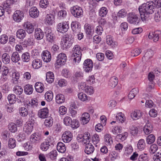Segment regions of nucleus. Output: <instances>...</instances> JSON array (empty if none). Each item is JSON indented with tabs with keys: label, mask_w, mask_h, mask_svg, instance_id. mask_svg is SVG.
<instances>
[{
	"label": "nucleus",
	"mask_w": 161,
	"mask_h": 161,
	"mask_svg": "<svg viewBox=\"0 0 161 161\" xmlns=\"http://www.w3.org/2000/svg\"><path fill=\"white\" fill-rule=\"evenodd\" d=\"M19 113L20 116L24 117L28 115V111L26 108L24 107H21L19 108Z\"/></svg>",
	"instance_id": "obj_47"
},
{
	"label": "nucleus",
	"mask_w": 161,
	"mask_h": 161,
	"mask_svg": "<svg viewBox=\"0 0 161 161\" xmlns=\"http://www.w3.org/2000/svg\"><path fill=\"white\" fill-rule=\"evenodd\" d=\"M34 124L31 122H29L24 125L23 131L28 135L30 134L33 129Z\"/></svg>",
	"instance_id": "obj_20"
},
{
	"label": "nucleus",
	"mask_w": 161,
	"mask_h": 161,
	"mask_svg": "<svg viewBox=\"0 0 161 161\" xmlns=\"http://www.w3.org/2000/svg\"><path fill=\"white\" fill-rule=\"evenodd\" d=\"M104 140L107 145H110L113 142L112 138L109 134H106L104 136Z\"/></svg>",
	"instance_id": "obj_55"
},
{
	"label": "nucleus",
	"mask_w": 161,
	"mask_h": 161,
	"mask_svg": "<svg viewBox=\"0 0 161 161\" xmlns=\"http://www.w3.org/2000/svg\"><path fill=\"white\" fill-rule=\"evenodd\" d=\"M54 76L53 73L52 72H48L46 73V80L49 83H51L54 80Z\"/></svg>",
	"instance_id": "obj_37"
},
{
	"label": "nucleus",
	"mask_w": 161,
	"mask_h": 161,
	"mask_svg": "<svg viewBox=\"0 0 161 161\" xmlns=\"http://www.w3.org/2000/svg\"><path fill=\"white\" fill-rule=\"evenodd\" d=\"M93 67V63L92 60L90 59H86L83 64V69L86 72H91Z\"/></svg>",
	"instance_id": "obj_9"
},
{
	"label": "nucleus",
	"mask_w": 161,
	"mask_h": 161,
	"mask_svg": "<svg viewBox=\"0 0 161 161\" xmlns=\"http://www.w3.org/2000/svg\"><path fill=\"white\" fill-rule=\"evenodd\" d=\"M149 158L147 154L143 153L140 155L138 158V161H148Z\"/></svg>",
	"instance_id": "obj_61"
},
{
	"label": "nucleus",
	"mask_w": 161,
	"mask_h": 161,
	"mask_svg": "<svg viewBox=\"0 0 161 161\" xmlns=\"http://www.w3.org/2000/svg\"><path fill=\"white\" fill-rule=\"evenodd\" d=\"M9 130L12 132H15L17 130V127L15 124L13 123H9L8 125Z\"/></svg>",
	"instance_id": "obj_64"
},
{
	"label": "nucleus",
	"mask_w": 161,
	"mask_h": 161,
	"mask_svg": "<svg viewBox=\"0 0 161 161\" xmlns=\"http://www.w3.org/2000/svg\"><path fill=\"white\" fill-rule=\"evenodd\" d=\"M2 60L3 63L5 64H8L10 62V57L8 53H5L2 56Z\"/></svg>",
	"instance_id": "obj_44"
},
{
	"label": "nucleus",
	"mask_w": 161,
	"mask_h": 161,
	"mask_svg": "<svg viewBox=\"0 0 161 161\" xmlns=\"http://www.w3.org/2000/svg\"><path fill=\"white\" fill-rule=\"evenodd\" d=\"M94 151V147L92 143H88L86 145L85 152L87 154L92 153Z\"/></svg>",
	"instance_id": "obj_30"
},
{
	"label": "nucleus",
	"mask_w": 161,
	"mask_h": 161,
	"mask_svg": "<svg viewBox=\"0 0 161 161\" xmlns=\"http://www.w3.org/2000/svg\"><path fill=\"white\" fill-rule=\"evenodd\" d=\"M108 10L107 8L102 7L100 8L99 11V15L101 17H104L108 13Z\"/></svg>",
	"instance_id": "obj_58"
},
{
	"label": "nucleus",
	"mask_w": 161,
	"mask_h": 161,
	"mask_svg": "<svg viewBox=\"0 0 161 161\" xmlns=\"http://www.w3.org/2000/svg\"><path fill=\"white\" fill-rule=\"evenodd\" d=\"M17 99L16 96L13 94H9L8 97V99L10 104H13L15 103Z\"/></svg>",
	"instance_id": "obj_50"
},
{
	"label": "nucleus",
	"mask_w": 161,
	"mask_h": 161,
	"mask_svg": "<svg viewBox=\"0 0 161 161\" xmlns=\"http://www.w3.org/2000/svg\"><path fill=\"white\" fill-rule=\"evenodd\" d=\"M146 143L143 139H140L138 142L137 144L138 148L140 150H144L145 147Z\"/></svg>",
	"instance_id": "obj_45"
},
{
	"label": "nucleus",
	"mask_w": 161,
	"mask_h": 161,
	"mask_svg": "<svg viewBox=\"0 0 161 161\" xmlns=\"http://www.w3.org/2000/svg\"><path fill=\"white\" fill-rule=\"evenodd\" d=\"M155 137L154 135L151 134L148 135L146 138V141L147 144H151L153 143L155 141Z\"/></svg>",
	"instance_id": "obj_48"
},
{
	"label": "nucleus",
	"mask_w": 161,
	"mask_h": 161,
	"mask_svg": "<svg viewBox=\"0 0 161 161\" xmlns=\"http://www.w3.org/2000/svg\"><path fill=\"white\" fill-rule=\"evenodd\" d=\"M35 87L36 91L38 93H42L45 89L44 84L40 82H37L35 84Z\"/></svg>",
	"instance_id": "obj_28"
},
{
	"label": "nucleus",
	"mask_w": 161,
	"mask_h": 161,
	"mask_svg": "<svg viewBox=\"0 0 161 161\" xmlns=\"http://www.w3.org/2000/svg\"><path fill=\"white\" fill-rule=\"evenodd\" d=\"M118 80L117 78L115 76H113L111 78L109 82V86L112 88L114 87L118 84Z\"/></svg>",
	"instance_id": "obj_34"
},
{
	"label": "nucleus",
	"mask_w": 161,
	"mask_h": 161,
	"mask_svg": "<svg viewBox=\"0 0 161 161\" xmlns=\"http://www.w3.org/2000/svg\"><path fill=\"white\" fill-rule=\"evenodd\" d=\"M71 122L72 119L70 117L68 116L65 117L63 120L64 124L66 126H69Z\"/></svg>",
	"instance_id": "obj_60"
},
{
	"label": "nucleus",
	"mask_w": 161,
	"mask_h": 161,
	"mask_svg": "<svg viewBox=\"0 0 161 161\" xmlns=\"http://www.w3.org/2000/svg\"><path fill=\"white\" fill-rule=\"evenodd\" d=\"M78 97L80 101L83 102H86L90 100V97L83 92L78 93Z\"/></svg>",
	"instance_id": "obj_36"
},
{
	"label": "nucleus",
	"mask_w": 161,
	"mask_h": 161,
	"mask_svg": "<svg viewBox=\"0 0 161 161\" xmlns=\"http://www.w3.org/2000/svg\"><path fill=\"white\" fill-rule=\"evenodd\" d=\"M122 128L121 126H114L112 129V132L114 135H118L122 131Z\"/></svg>",
	"instance_id": "obj_51"
},
{
	"label": "nucleus",
	"mask_w": 161,
	"mask_h": 161,
	"mask_svg": "<svg viewBox=\"0 0 161 161\" xmlns=\"http://www.w3.org/2000/svg\"><path fill=\"white\" fill-rule=\"evenodd\" d=\"M54 15L51 14H47L44 19L45 24L48 25H52L55 22Z\"/></svg>",
	"instance_id": "obj_16"
},
{
	"label": "nucleus",
	"mask_w": 161,
	"mask_h": 161,
	"mask_svg": "<svg viewBox=\"0 0 161 161\" xmlns=\"http://www.w3.org/2000/svg\"><path fill=\"white\" fill-rule=\"evenodd\" d=\"M21 59L24 62H27L30 60V55L28 52H26L22 54L21 56Z\"/></svg>",
	"instance_id": "obj_49"
},
{
	"label": "nucleus",
	"mask_w": 161,
	"mask_h": 161,
	"mask_svg": "<svg viewBox=\"0 0 161 161\" xmlns=\"http://www.w3.org/2000/svg\"><path fill=\"white\" fill-rule=\"evenodd\" d=\"M71 12L74 17L79 18L82 16L83 11L81 7L76 5L71 8Z\"/></svg>",
	"instance_id": "obj_7"
},
{
	"label": "nucleus",
	"mask_w": 161,
	"mask_h": 161,
	"mask_svg": "<svg viewBox=\"0 0 161 161\" xmlns=\"http://www.w3.org/2000/svg\"><path fill=\"white\" fill-rule=\"evenodd\" d=\"M55 100L56 103L58 104L64 103L65 101L64 96L61 93L57 94L55 97Z\"/></svg>",
	"instance_id": "obj_31"
},
{
	"label": "nucleus",
	"mask_w": 161,
	"mask_h": 161,
	"mask_svg": "<svg viewBox=\"0 0 161 161\" xmlns=\"http://www.w3.org/2000/svg\"><path fill=\"white\" fill-rule=\"evenodd\" d=\"M20 77V74L18 72H14L12 74L13 83L16 84Z\"/></svg>",
	"instance_id": "obj_56"
},
{
	"label": "nucleus",
	"mask_w": 161,
	"mask_h": 161,
	"mask_svg": "<svg viewBox=\"0 0 161 161\" xmlns=\"http://www.w3.org/2000/svg\"><path fill=\"white\" fill-rule=\"evenodd\" d=\"M24 18V13L22 10H16L13 15V19L17 23L20 22Z\"/></svg>",
	"instance_id": "obj_8"
},
{
	"label": "nucleus",
	"mask_w": 161,
	"mask_h": 161,
	"mask_svg": "<svg viewBox=\"0 0 161 161\" xmlns=\"http://www.w3.org/2000/svg\"><path fill=\"white\" fill-rule=\"evenodd\" d=\"M54 142L53 138L51 136H49L41 144L40 146V149L43 151H46L50 147L53 146Z\"/></svg>",
	"instance_id": "obj_3"
},
{
	"label": "nucleus",
	"mask_w": 161,
	"mask_h": 161,
	"mask_svg": "<svg viewBox=\"0 0 161 161\" xmlns=\"http://www.w3.org/2000/svg\"><path fill=\"white\" fill-rule=\"evenodd\" d=\"M92 141L96 147L99 146L100 144V139L98 135L97 134H94L92 137Z\"/></svg>",
	"instance_id": "obj_38"
},
{
	"label": "nucleus",
	"mask_w": 161,
	"mask_h": 161,
	"mask_svg": "<svg viewBox=\"0 0 161 161\" xmlns=\"http://www.w3.org/2000/svg\"><path fill=\"white\" fill-rule=\"evenodd\" d=\"M39 12L36 7H33L29 10V15L33 18H36L38 17Z\"/></svg>",
	"instance_id": "obj_25"
},
{
	"label": "nucleus",
	"mask_w": 161,
	"mask_h": 161,
	"mask_svg": "<svg viewBox=\"0 0 161 161\" xmlns=\"http://www.w3.org/2000/svg\"><path fill=\"white\" fill-rule=\"evenodd\" d=\"M17 0H6L3 2V5L6 12L8 14L11 12V5L17 2Z\"/></svg>",
	"instance_id": "obj_15"
},
{
	"label": "nucleus",
	"mask_w": 161,
	"mask_h": 161,
	"mask_svg": "<svg viewBox=\"0 0 161 161\" xmlns=\"http://www.w3.org/2000/svg\"><path fill=\"white\" fill-rule=\"evenodd\" d=\"M38 104V103L37 102L36 99H31L29 103H27V105L28 108L30 107L34 108L35 107H36Z\"/></svg>",
	"instance_id": "obj_54"
},
{
	"label": "nucleus",
	"mask_w": 161,
	"mask_h": 161,
	"mask_svg": "<svg viewBox=\"0 0 161 161\" xmlns=\"http://www.w3.org/2000/svg\"><path fill=\"white\" fill-rule=\"evenodd\" d=\"M153 128L152 123L148 121L144 126L143 131L146 135H148L152 132Z\"/></svg>",
	"instance_id": "obj_23"
},
{
	"label": "nucleus",
	"mask_w": 161,
	"mask_h": 161,
	"mask_svg": "<svg viewBox=\"0 0 161 161\" xmlns=\"http://www.w3.org/2000/svg\"><path fill=\"white\" fill-rule=\"evenodd\" d=\"M42 58L43 61L47 63L50 61L52 58L51 54L48 51H43L41 54Z\"/></svg>",
	"instance_id": "obj_21"
},
{
	"label": "nucleus",
	"mask_w": 161,
	"mask_h": 161,
	"mask_svg": "<svg viewBox=\"0 0 161 161\" xmlns=\"http://www.w3.org/2000/svg\"><path fill=\"white\" fill-rule=\"evenodd\" d=\"M11 59L13 62L17 63L20 60V58L18 53L15 52L12 53Z\"/></svg>",
	"instance_id": "obj_35"
},
{
	"label": "nucleus",
	"mask_w": 161,
	"mask_h": 161,
	"mask_svg": "<svg viewBox=\"0 0 161 161\" xmlns=\"http://www.w3.org/2000/svg\"><path fill=\"white\" fill-rule=\"evenodd\" d=\"M148 38L150 39H153L154 42H156L159 39V34L157 31L150 32L148 36Z\"/></svg>",
	"instance_id": "obj_39"
},
{
	"label": "nucleus",
	"mask_w": 161,
	"mask_h": 161,
	"mask_svg": "<svg viewBox=\"0 0 161 161\" xmlns=\"http://www.w3.org/2000/svg\"><path fill=\"white\" fill-rule=\"evenodd\" d=\"M116 118L117 120L121 123H123L125 120V114L122 112L118 113L116 116Z\"/></svg>",
	"instance_id": "obj_42"
},
{
	"label": "nucleus",
	"mask_w": 161,
	"mask_h": 161,
	"mask_svg": "<svg viewBox=\"0 0 161 161\" xmlns=\"http://www.w3.org/2000/svg\"><path fill=\"white\" fill-rule=\"evenodd\" d=\"M24 91L25 92L27 95L31 94L33 91L32 86L29 84H27L24 87Z\"/></svg>",
	"instance_id": "obj_41"
},
{
	"label": "nucleus",
	"mask_w": 161,
	"mask_h": 161,
	"mask_svg": "<svg viewBox=\"0 0 161 161\" xmlns=\"http://www.w3.org/2000/svg\"><path fill=\"white\" fill-rule=\"evenodd\" d=\"M53 93L51 91H47L45 94V98L48 102L51 101L53 100Z\"/></svg>",
	"instance_id": "obj_46"
},
{
	"label": "nucleus",
	"mask_w": 161,
	"mask_h": 161,
	"mask_svg": "<svg viewBox=\"0 0 161 161\" xmlns=\"http://www.w3.org/2000/svg\"><path fill=\"white\" fill-rule=\"evenodd\" d=\"M30 141L33 143H37L42 139L41 134L38 133H34L30 136Z\"/></svg>",
	"instance_id": "obj_18"
},
{
	"label": "nucleus",
	"mask_w": 161,
	"mask_h": 161,
	"mask_svg": "<svg viewBox=\"0 0 161 161\" xmlns=\"http://www.w3.org/2000/svg\"><path fill=\"white\" fill-rule=\"evenodd\" d=\"M155 8L153 2H147L140 6L138 9L142 20L143 21H146L147 18L146 15L153 13L155 11Z\"/></svg>",
	"instance_id": "obj_1"
},
{
	"label": "nucleus",
	"mask_w": 161,
	"mask_h": 161,
	"mask_svg": "<svg viewBox=\"0 0 161 161\" xmlns=\"http://www.w3.org/2000/svg\"><path fill=\"white\" fill-rule=\"evenodd\" d=\"M77 141L80 142H82L84 144H86L89 143L90 140V135L89 133H87L85 134L83 136H81L77 137Z\"/></svg>",
	"instance_id": "obj_17"
},
{
	"label": "nucleus",
	"mask_w": 161,
	"mask_h": 161,
	"mask_svg": "<svg viewBox=\"0 0 161 161\" xmlns=\"http://www.w3.org/2000/svg\"><path fill=\"white\" fill-rule=\"evenodd\" d=\"M31 65L34 69H38L42 66V60L38 58L35 59L32 61Z\"/></svg>",
	"instance_id": "obj_26"
},
{
	"label": "nucleus",
	"mask_w": 161,
	"mask_h": 161,
	"mask_svg": "<svg viewBox=\"0 0 161 161\" xmlns=\"http://www.w3.org/2000/svg\"><path fill=\"white\" fill-rule=\"evenodd\" d=\"M8 146L11 148H14L16 146V141L14 138H11L9 139L8 143Z\"/></svg>",
	"instance_id": "obj_57"
},
{
	"label": "nucleus",
	"mask_w": 161,
	"mask_h": 161,
	"mask_svg": "<svg viewBox=\"0 0 161 161\" xmlns=\"http://www.w3.org/2000/svg\"><path fill=\"white\" fill-rule=\"evenodd\" d=\"M74 40L71 37L69 38V35L64 36L62 39L61 45L64 48H67L69 47L72 45Z\"/></svg>",
	"instance_id": "obj_4"
},
{
	"label": "nucleus",
	"mask_w": 161,
	"mask_h": 161,
	"mask_svg": "<svg viewBox=\"0 0 161 161\" xmlns=\"http://www.w3.org/2000/svg\"><path fill=\"white\" fill-rule=\"evenodd\" d=\"M44 34L40 28H37L35 31V37L38 40L42 39L44 37Z\"/></svg>",
	"instance_id": "obj_24"
},
{
	"label": "nucleus",
	"mask_w": 161,
	"mask_h": 161,
	"mask_svg": "<svg viewBox=\"0 0 161 161\" xmlns=\"http://www.w3.org/2000/svg\"><path fill=\"white\" fill-rule=\"evenodd\" d=\"M57 58L56 64L58 65L65 64L67 60V57L66 55L63 53L58 54Z\"/></svg>",
	"instance_id": "obj_10"
},
{
	"label": "nucleus",
	"mask_w": 161,
	"mask_h": 161,
	"mask_svg": "<svg viewBox=\"0 0 161 161\" xmlns=\"http://www.w3.org/2000/svg\"><path fill=\"white\" fill-rule=\"evenodd\" d=\"M69 28V24L66 21H63L59 23L57 26V31L61 33H64L67 32Z\"/></svg>",
	"instance_id": "obj_6"
},
{
	"label": "nucleus",
	"mask_w": 161,
	"mask_h": 161,
	"mask_svg": "<svg viewBox=\"0 0 161 161\" xmlns=\"http://www.w3.org/2000/svg\"><path fill=\"white\" fill-rule=\"evenodd\" d=\"M127 20L130 24L137 25L140 21L137 16L135 13L130 12L127 15Z\"/></svg>",
	"instance_id": "obj_5"
},
{
	"label": "nucleus",
	"mask_w": 161,
	"mask_h": 161,
	"mask_svg": "<svg viewBox=\"0 0 161 161\" xmlns=\"http://www.w3.org/2000/svg\"><path fill=\"white\" fill-rule=\"evenodd\" d=\"M127 15V11L124 9L120 10L117 14V16L119 18H124L126 17Z\"/></svg>",
	"instance_id": "obj_59"
},
{
	"label": "nucleus",
	"mask_w": 161,
	"mask_h": 161,
	"mask_svg": "<svg viewBox=\"0 0 161 161\" xmlns=\"http://www.w3.org/2000/svg\"><path fill=\"white\" fill-rule=\"evenodd\" d=\"M13 91L14 93L19 97V96L23 93V89L21 86H16L13 88Z\"/></svg>",
	"instance_id": "obj_43"
},
{
	"label": "nucleus",
	"mask_w": 161,
	"mask_h": 161,
	"mask_svg": "<svg viewBox=\"0 0 161 161\" xmlns=\"http://www.w3.org/2000/svg\"><path fill=\"white\" fill-rule=\"evenodd\" d=\"M57 149L59 152L62 153H64L66 151V147L65 144L61 142H58Z\"/></svg>",
	"instance_id": "obj_33"
},
{
	"label": "nucleus",
	"mask_w": 161,
	"mask_h": 161,
	"mask_svg": "<svg viewBox=\"0 0 161 161\" xmlns=\"http://www.w3.org/2000/svg\"><path fill=\"white\" fill-rule=\"evenodd\" d=\"M73 138V134L69 130L65 131L63 134L62 138L64 142L68 143L70 142Z\"/></svg>",
	"instance_id": "obj_12"
},
{
	"label": "nucleus",
	"mask_w": 161,
	"mask_h": 161,
	"mask_svg": "<svg viewBox=\"0 0 161 161\" xmlns=\"http://www.w3.org/2000/svg\"><path fill=\"white\" fill-rule=\"evenodd\" d=\"M138 92V89H133L129 93L128 95V97L130 99H131L133 98L136 95Z\"/></svg>",
	"instance_id": "obj_52"
},
{
	"label": "nucleus",
	"mask_w": 161,
	"mask_h": 161,
	"mask_svg": "<svg viewBox=\"0 0 161 161\" xmlns=\"http://www.w3.org/2000/svg\"><path fill=\"white\" fill-rule=\"evenodd\" d=\"M49 110L47 108H44L40 109L38 111V116L42 119L47 118L49 115Z\"/></svg>",
	"instance_id": "obj_19"
},
{
	"label": "nucleus",
	"mask_w": 161,
	"mask_h": 161,
	"mask_svg": "<svg viewBox=\"0 0 161 161\" xmlns=\"http://www.w3.org/2000/svg\"><path fill=\"white\" fill-rule=\"evenodd\" d=\"M47 40L51 43L54 42L55 39V36L50 28H47L45 31Z\"/></svg>",
	"instance_id": "obj_13"
},
{
	"label": "nucleus",
	"mask_w": 161,
	"mask_h": 161,
	"mask_svg": "<svg viewBox=\"0 0 161 161\" xmlns=\"http://www.w3.org/2000/svg\"><path fill=\"white\" fill-rule=\"evenodd\" d=\"M22 26L24 29L25 31L29 34H32L34 31V27L32 23L27 21L24 22L22 25Z\"/></svg>",
	"instance_id": "obj_11"
},
{
	"label": "nucleus",
	"mask_w": 161,
	"mask_h": 161,
	"mask_svg": "<svg viewBox=\"0 0 161 161\" xmlns=\"http://www.w3.org/2000/svg\"><path fill=\"white\" fill-rule=\"evenodd\" d=\"M80 126V123L77 119H72V122L69 126L71 127L73 129L77 128Z\"/></svg>",
	"instance_id": "obj_53"
},
{
	"label": "nucleus",
	"mask_w": 161,
	"mask_h": 161,
	"mask_svg": "<svg viewBox=\"0 0 161 161\" xmlns=\"http://www.w3.org/2000/svg\"><path fill=\"white\" fill-rule=\"evenodd\" d=\"M85 92L90 95H91L94 92V89L93 87L89 86H86L84 87Z\"/></svg>",
	"instance_id": "obj_63"
},
{
	"label": "nucleus",
	"mask_w": 161,
	"mask_h": 161,
	"mask_svg": "<svg viewBox=\"0 0 161 161\" xmlns=\"http://www.w3.org/2000/svg\"><path fill=\"white\" fill-rule=\"evenodd\" d=\"M142 115V113L141 111L137 110L132 111L130 114V116L133 120L139 119Z\"/></svg>",
	"instance_id": "obj_29"
},
{
	"label": "nucleus",
	"mask_w": 161,
	"mask_h": 161,
	"mask_svg": "<svg viewBox=\"0 0 161 161\" xmlns=\"http://www.w3.org/2000/svg\"><path fill=\"white\" fill-rule=\"evenodd\" d=\"M71 27L72 31L75 32L80 31V25H79V22L77 21L72 22Z\"/></svg>",
	"instance_id": "obj_32"
},
{
	"label": "nucleus",
	"mask_w": 161,
	"mask_h": 161,
	"mask_svg": "<svg viewBox=\"0 0 161 161\" xmlns=\"http://www.w3.org/2000/svg\"><path fill=\"white\" fill-rule=\"evenodd\" d=\"M84 29L86 34L87 36H92L94 33V27L91 24L86 23L84 25Z\"/></svg>",
	"instance_id": "obj_14"
},
{
	"label": "nucleus",
	"mask_w": 161,
	"mask_h": 161,
	"mask_svg": "<svg viewBox=\"0 0 161 161\" xmlns=\"http://www.w3.org/2000/svg\"><path fill=\"white\" fill-rule=\"evenodd\" d=\"M90 120V116L89 113H84L82 114L81 118V123L83 125L87 124Z\"/></svg>",
	"instance_id": "obj_27"
},
{
	"label": "nucleus",
	"mask_w": 161,
	"mask_h": 161,
	"mask_svg": "<svg viewBox=\"0 0 161 161\" xmlns=\"http://www.w3.org/2000/svg\"><path fill=\"white\" fill-rule=\"evenodd\" d=\"M72 52V57L73 58V62L79 63L81 60L82 55L80 46L78 45H75L73 48Z\"/></svg>",
	"instance_id": "obj_2"
},
{
	"label": "nucleus",
	"mask_w": 161,
	"mask_h": 161,
	"mask_svg": "<svg viewBox=\"0 0 161 161\" xmlns=\"http://www.w3.org/2000/svg\"><path fill=\"white\" fill-rule=\"evenodd\" d=\"M45 125L47 127H49L52 125L53 124V119L51 117L46 119L44 122Z\"/></svg>",
	"instance_id": "obj_62"
},
{
	"label": "nucleus",
	"mask_w": 161,
	"mask_h": 161,
	"mask_svg": "<svg viewBox=\"0 0 161 161\" xmlns=\"http://www.w3.org/2000/svg\"><path fill=\"white\" fill-rule=\"evenodd\" d=\"M26 33L25 30L22 29H19L16 32L17 37L19 39H24Z\"/></svg>",
	"instance_id": "obj_40"
},
{
	"label": "nucleus",
	"mask_w": 161,
	"mask_h": 161,
	"mask_svg": "<svg viewBox=\"0 0 161 161\" xmlns=\"http://www.w3.org/2000/svg\"><path fill=\"white\" fill-rule=\"evenodd\" d=\"M106 42L108 45L113 47H115L117 46V42L114 40L113 36L110 35L107 36Z\"/></svg>",
	"instance_id": "obj_22"
}]
</instances>
